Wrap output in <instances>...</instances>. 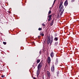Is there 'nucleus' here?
I'll use <instances>...</instances> for the list:
<instances>
[{
  "mask_svg": "<svg viewBox=\"0 0 79 79\" xmlns=\"http://www.w3.org/2000/svg\"><path fill=\"white\" fill-rule=\"evenodd\" d=\"M53 37L51 38L50 37V36L48 37V40H47V44H51L53 42Z\"/></svg>",
  "mask_w": 79,
  "mask_h": 79,
  "instance_id": "obj_1",
  "label": "nucleus"
},
{
  "mask_svg": "<svg viewBox=\"0 0 79 79\" xmlns=\"http://www.w3.org/2000/svg\"><path fill=\"white\" fill-rule=\"evenodd\" d=\"M43 64L42 63H40L38 65V69L40 70V69H41V68L42 67Z\"/></svg>",
  "mask_w": 79,
  "mask_h": 79,
  "instance_id": "obj_2",
  "label": "nucleus"
},
{
  "mask_svg": "<svg viewBox=\"0 0 79 79\" xmlns=\"http://www.w3.org/2000/svg\"><path fill=\"white\" fill-rule=\"evenodd\" d=\"M51 71L52 72H54V71H55V66L54 65L51 67Z\"/></svg>",
  "mask_w": 79,
  "mask_h": 79,
  "instance_id": "obj_3",
  "label": "nucleus"
},
{
  "mask_svg": "<svg viewBox=\"0 0 79 79\" xmlns=\"http://www.w3.org/2000/svg\"><path fill=\"white\" fill-rule=\"evenodd\" d=\"M59 8H60L59 11L60 12L62 10H63L64 7H63V6H61L60 7H59Z\"/></svg>",
  "mask_w": 79,
  "mask_h": 79,
  "instance_id": "obj_4",
  "label": "nucleus"
},
{
  "mask_svg": "<svg viewBox=\"0 0 79 79\" xmlns=\"http://www.w3.org/2000/svg\"><path fill=\"white\" fill-rule=\"evenodd\" d=\"M68 1H67V0H66L64 3V5L65 6H68Z\"/></svg>",
  "mask_w": 79,
  "mask_h": 79,
  "instance_id": "obj_5",
  "label": "nucleus"
},
{
  "mask_svg": "<svg viewBox=\"0 0 79 79\" xmlns=\"http://www.w3.org/2000/svg\"><path fill=\"white\" fill-rule=\"evenodd\" d=\"M39 74H40V70H39L38 69L37 71V77H38V76L39 75Z\"/></svg>",
  "mask_w": 79,
  "mask_h": 79,
  "instance_id": "obj_6",
  "label": "nucleus"
},
{
  "mask_svg": "<svg viewBox=\"0 0 79 79\" xmlns=\"http://www.w3.org/2000/svg\"><path fill=\"white\" fill-rule=\"evenodd\" d=\"M50 61H51V60L50 59V57H48V63H50Z\"/></svg>",
  "mask_w": 79,
  "mask_h": 79,
  "instance_id": "obj_7",
  "label": "nucleus"
},
{
  "mask_svg": "<svg viewBox=\"0 0 79 79\" xmlns=\"http://www.w3.org/2000/svg\"><path fill=\"white\" fill-rule=\"evenodd\" d=\"M47 74H48V77L49 78H50V72L48 71H47Z\"/></svg>",
  "mask_w": 79,
  "mask_h": 79,
  "instance_id": "obj_8",
  "label": "nucleus"
},
{
  "mask_svg": "<svg viewBox=\"0 0 79 79\" xmlns=\"http://www.w3.org/2000/svg\"><path fill=\"white\" fill-rule=\"evenodd\" d=\"M63 1H61L60 2V4L59 8H60L61 6H63V5H63Z\"/></svg>",
  "mask_w": 79,
  "mask_h": 79,
  "instance_id": "obj_9",
  "label": "nucleus"
},
{
  "mask_svg": "<svg viewBox=\"0 0 79 79\" xmlns=\"http://www.w3.org/2000/svg\"><path fill=\"white\" fill-rule=\"evenodd\" d=\"M50 56L51 57H53L54 56V53H53V52H52L50 54Z\"/></svg>",
  "mask_w": 79,
  "mask_h": 79,
  "instance_id": "obj_10",
  "label": "nucleus"
},
{
  "mask_svg": "<svg viewBox=\"0 0 79 79\" xmlns=\"http://www.w3.org/2000/svg\"><path fill=\"white\" fill-rule=\"evenodd\" d=\"M58 37H55L54 39L55 41H57L58 40Z\"/></svg>",
  "mask_w": 79,
  "mask_h": 79,
  "instance_id": "obj_11",
  "label": "nucleus"
},
{
  "mask_svg": "<svg viewBox=\"0 0 79 79\" xmlns=\"http://www.w3.org/2000/svg\"><path fill=\"white\" fill-rule=\"evenodd\" d=\"M54 21H53V20H52V21L51 23H50L51 26H52V25H53V24Z\"/></svg>",
  "mask_w": 79,
  "mask_h": 79,
  "instance_id": "obj_12",
  "label": "nucleus"
},
{
  "mask_svg": "<svg viewBox=\"0 0 79 79\" xmlns=\"http://www.w3.org/2000/svg\"><path fill=\"white\" fill-rule=\"evenodd\" d=\"M63 11H61L60 14V16H61L63 15Z\"/></svg>",
  "mask_w": 79,
  "mask_h": 79,
  "instance_id": "obj_13",
  "label": "nucleus"
},
{
  "mask_svg": "<svg viewBox=\"0 0 79 79\" xmlns=\"http://www.w3.org/2000/svg\"><path fill=\"white\" fill-rule=\"evenodd\" d=\"M40 60L39 59L37 60L36 61V62H37V63H39V62H40Z\"/></svg>",
  "mask_w": 79,
  "mask_h": 79,
  "instance_id": "obj_14",
  "label": "nucleus"
},
{
  "mask_svg": "<svg viewBox=\"0 0 79 79\" xmlns=\"http://www.w3.org/2000/svg\"><path fill=\"white\" fill-rule=\"evenodd\" d=\"M40 35H42V36H44V34L43 33V32L41 33L40 34Z\"/></svg>",
  "mask_w": 79,
  "mask_h": 79,
  "instance_id": "obj_15",
  "label": "nucleus"
},
{
  "mask_svg": "<svg viewBox=\"0 0 79 79\" xmlns=\"http://www.w3.org/2000/svg\"><path fill=\"white\" fill-rule=\"evenodd\" d=\"M58 62V60L57 59V60H56V64H57Z\"/></svg>",
  "mask_w": 79,
  "mask_h": 79,
  "instance_id": "obj_16",
  "label": "nucleus"
},
{
  "mask_svg": "<svg viewBox=\"0 0 79 79\" xmlns=\"http://www.w3.org/2000/svg\"><path fill=\"white\" fill-rule=\"evenodd\" d=\"M52 15H49L48 17V18H52Z\"/></svg>",
  "mask_w": 79,
  "mask_h": 79,
  "instance_id": "obj_17",
  "label": "nucleus"
},
{
  "mask_svg": "<svg viewBox=\"0 0 79 79\" xmlns=\"http://www.w3.org/2000/svg\"><path fill=\"white\" fill-rule=\"evenodd\" d=\"M54 36L55 37H56V36H57V34L56 33L55 34Z\"/></svg>",
  "mask_w": 79,
  "mask_h": 79,
  "instance_id": "obj_18",
  "label": "nucleus"
},
{
  "mask_svg": "<svg viewBox=\"0 0 79 79\" xmlns=\"http://www.w3.org/2000/svg\"><path fill=\"white\" fill-rule=\"evenodd\" d=\"M56 0H54V2L53 4V5H54V4H55V2H56Z\"/></svg>",
  "mask_w": 79,
  "mask_h": 79,
  "instance_id": "obj_19",
  "label": "nucleus"
},
{
  "mask_svg": "<svg viewBox=\"0 0 79 79\" xmlns=\"http://www.w3.org/2000/svg\"><path fill=\"white\" fill-rule=\"evenodd\" d=\"M58 45V42L55 43V45Z\"/></svg>",
  "mask_w": 79,
  "mask_h": 79,
  "instance_id": "obj_20",
  "label": "nucleus"
},
{
  "mask_svg": "<svg viewBox=\"0 0 79 79\" xmlns=\"http://www.w3.org/2000/svg\"><path fill=\"white\" fill-rule=\"evenodd\" d=\"M39 31H41L42 30V28H39L38 29Z\"/></svg>",
  "mask_w": 79,
  "mask_h": 79,
  "instance_id": "obj_21",
  "label": "nucleus"
},
{
  "mask_svg": "<svg viewBox=\"0 0 79 79\" xmlns=\"http://www.w3.org/2000/svg\"><path fill=\"white\" fill-rule=\"evenodd\" d=\"M51 10H50L48 12V14H51Z\"/></svg>",
  "mask_w": 79,
  "mask_h": 79,
  "instance_id": "obj_22",
  "label": "nucleus"
},
{
  "mask_svg": "<svg viewBox=\"0 0 79 79\" xmlns=\"http://www.w3.org/2000/svg\"><path fill=\"white\" fill-rule=\"evenodd\" d=\"M3 44H4V45H6V43L5 42H3Z\"/></svg>",
  "mask_w": 79,
  "mask_h": 79,
  "instance_id": "obj_23",
  "label": "nucleus"
},
{
  "mask_svg": "<svg viewBox=\"0 0 79 79\" xmlns=\"http://www.w3.org/2000/svg\"><path fill=\"white\" fill-rule=\"evenodd\" d=\"M42 25H43V26H45V25L44 24V23H42Z\"/></svg>",
  "mask_w": 79,
  "mask_h": 79,
  "instance_id": "obj_24",
  "label": "nucleus"
},
{
  "mask_svg": "<svg viewBox=\"0 0 79 79\" xmlns=\"http://www.w3.org/2000/svg\"><path fill=\"white\" fill-rule=\"evenodd\" d=\"M51 19H48V21H50V20H51Z\"/></svg>",
  "mask_w": 79,
  "mask_h": 79,
  "instance_id": "obj_25",
  "label": "nucleus"
},
{
  "mask_svg": "<svg viewBox=\"0 0 79 79\" xmlns=\"http://www.w3.org/2000/svg\"><path fill=\"white\" fill-rule=\"evenodd\" d=\"M53 5H52V7H50V10H51V9H52V7H53Z\"/></svg>",
  "mask_w": 79,
  "mask_h": 79,
  "instance_id": "obj_26",
  "label": "nucleus"
},
{
  "mask_svg": "<svg viewBox=\"0 0 79 79\" xmlns=\"http://www.w3.org/2000/svg\"><path fill=\"white\" fill-rule=\"evenodd\" d=\"M5 77V75H2V77Z\"/></svg>",
  "mask_w": 79,
  "mask_h": 79,
  "instance_id": "obj_27",
  "label": "nucleus"
},
{
  "mask_svg": "<svg viewBox=\"0 0 79 79\" xmlns=\"http://www.w3.org/2000/svg\"><path fill=\"white\" fill-rule=\"evenodd\" d=\"M59 74V72H57V74L58 75Z\"/></svg>",
  "mask_w": 79,
  "mask_h": 79,
  "instance_id": "obj_28",
  "label": "nucleus"
},
{
  "mask_svg": "<svg viewBox=\"0 0 79 79\" xmlns=\"http://www.w3.org/2000/svg\"><path fill=\"white\" fill-rule=\"evenodd\" d=\"M64 9L62 11H63V12H64Z\"/></svg>",
  "mask_w": 79,
  "mask_h": 79,
  "instance_id": "obj_29",
  "label": "nucleus"
},
{
  "mask_svg": "<svg viewBox=\"0 0 79 79\" xmlns=\"http://www.w3.org/2000/svg\"><path fill=\"white\" fill-rule=\"evenodd\" d=\"M49 19H52V18H49Z\"/></svg>",
  "mask_w": 79,
  "mask_h": 79,
  "instance_id": "obj_30",
  "label": "nucleus"
},
{
  "mask_svg": "<svg viewBox=\"0 0 79 79\" xmlns=\"http://www.w3.org/2000/svg\"><path fill=\"white\" fill-rule=\"evenodd\" d=\"M40 54H41V51L40 52Z\"/></svg>",
  "mask_w": 79,
  "mask_h": 79,
  "instance_id": "obj_31",
  "label": "nucleus"
},
{
  "mask_svg": "<svg viewBox=\"0 0 79 79\" xmlns=\"http://www.w3.org/2000/svg\"><path fill=\"white\" fill-rule=\"evenodd\" d=\"M33 79H35V77H33Z\"/></svg>",
  "mask_w": 79,
  "mask_h": 79,
  "instance_id": "obj_32",
  "label": "nucleus"
},
{
  "mask_svg": "<svg viewBox=\"0 0 79 79\" xmlns=\"http://www.w3.org/2000/svg\"><path fill=\"white\" fill-rule=\"evenodd\" d=\"M38 37H39V38L40 37V36H38Z\"/></svg>",
  "mask_w": 79,
  "mask_h": 79,
  "instance_id": "obj_33",
  "label": "nucleus"
},
{
  "mask_svg": "<svg viewBox=\"0 0 79 79\" xmlns=\"http://www.w3.org/2000/svg\"><path fill=\"white\" fill-rule=\"evenodd\" d=\"M73 1H74V0H73Z\"/></svg>",
  "mask_w": 79,
  "mask_h": 79,
  "instance_id": "obj_34",
  "label": "nucleus"
},
{
  "mask_svg": "<svg viewBox=\"0 0 79 79\" xmlns=\"http://www.w3.org/2000/svg\"><path fill=\"white\" fill-rule=\"evenodd\" d=\"M9 13H10V12H9Z\"/></svg>",
  "mask_w": 79,
  "mask_h": 79,
  "instance_id": "obj_35",
  "label": "nucleus"
}]
</instances>
